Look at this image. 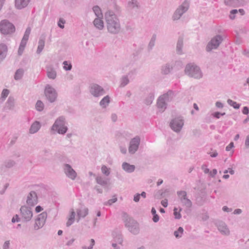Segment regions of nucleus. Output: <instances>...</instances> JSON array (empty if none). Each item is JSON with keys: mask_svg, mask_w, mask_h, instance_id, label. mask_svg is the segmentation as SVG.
<instances>
[{"mask_svg": "<svg viewBox=\"0 0 249 249\" xmlns=\"http://www.w3.org/2000/svg\"><path fill=\"white\" fill-rule=\"evenodd\" d=\"M92 10L94 12L95 15L96 17V18H103V15L102 12V10L99 6L96 5L92 7Z\"/></svg>", "mask_w": 249, "mask_h": 249, "instance_id": "nucleus-32", "label": "nucleus"}, {"mask_svg": "<svg viewBox=\"0 0 249 249\" xmlns=\"http://www.w3.org/2000/svg\"><path fill=\"white\" fill-rule=\"evenodd\" d=\"M7 51V47L5 44H0V62L3 61L6 57Z\"/></svg>", "mask_w": 249, "mask_h": 249, "instance_id": "nucleus-26", "label": "nucleus"}, {"mask_svg": "<svg viewBox=\"0 0 249 249\" xmlns=\"http://www.w3.org/2000/svg\"><path fill=\"white\" fill-rule=\"evenodd\" d=\"M51 130L54 134L57 133L60 135L65 134L68 130L66 117L60 116L57 118L52 126Z\"/></svg>", "mask_w": 249, "mask_h": 249, "instance_id": "nucleus-2", "label": "nucleus"}, {"mask_svg": "<svg viewBox=\"0 0 249 249\" xmlns=\"http://www.w3.org/2000/svg\"><path fill=\"white\" fill-rule=\"evenodd\" d=\"M225 114V113H220L219 112H216L213 114V116L214 117L219 119L220 116H223Z\"/></svg>", "mask_w": 249, "mask_h": 249, "instance_id": "nucleus-54", "label": "nucleus"}, {"mask_svg": "<svg viewBox=\"0 0 249 249\" xmlns=\"http://www.w3.org/2000/svg\"><path fill=\"white\" fill-rule=\"evenodd\" d=\"M75 216V213L73 209H71L70 212V217L69 218V219H71L74 220Z\"/></svg>", "mask_w": 249, "mask_h": 249, "instance_id": "nucleus-55", "label": "nucleus"}, {"mask_svg": "<svg viewBox=\"0 0 249 249\" xmlns=\"http://www.w3.org/2000/svg\"><path fill=\"white\" fill-rule=\"evenodd\" d=\"M176 96L174 91L172 90H168L166 93L160 95V97L168 103L172 101Z\"/></svg>", "mask_w": 249, "mask_h": 249, "instance_id": "nucleus-19", "label": "nucleus"}, {"mask_svg": "<svg viewBox=\"0 0 249 249\" xmlns=\"http://www.w3.org/2000/svg\"><path fill=\"white\" fill-rule=\"evenodd\" d=\"M110 97L108 95L104 97L100 102V105L103 108H106L110 103Z\"/></svg>", "mask_w": 249, "mask_h": 249, "instance_id": "nucleus-33", "label": "nucleus"}, {"mask_svg": "<svg viewBox=\"0 0 249 249\" xmlns=\"http://www.w3.org/2000/svg\"><path fill=\"white\" fill-rule=\"evenodd\" d=\"M236 14H238V11L236 9H233L231 11L230 15L229 16L230 18L231 19H233L235 18V15Z\"/></svg>", "mask_w": 249, "mask_h": 249, "instance_id": "nucleus-50", "label": "nucleus"}, {"mask_svg": "<svg viewBox=\"0 0 249 249\" xmlns=\"http://www.w3.org/2000/svg\"><path fill=\"white\" fill-rule=\"evenodd\" d=\"M41 124L38 121H36L33 123L29 130L30 134H33L37 132L40 129Z\"/></svg>", "mask_w": 249, "mask_h": 249, "instance_id": "nucleus-23", "label": "nucleus"}, {"mask_svg": "<svg viewBox=\"0 0 249 249\" xmlns=\"http://www.w3.org/2000/svg\"><path fill=\"white\" fill-rule=\"evenodd\" d=\"M184 125V120L181 116H178L171 120L170 126L175 132L179 133Z\"/></svg>", "mask_w": 249, "mask_h": 249, "instance_id": "nucleus-7", "label": "nucleus"}, {"mask_svg": "<svg viewBox=\"0 0 249 249\" xmlns=\"http://www.w3.org/2000/svg\"><path fill=\"white\" fill-rule=\"evenodd\" d=\"M76 213L77 216L78 217V219L77 220L78 222L81 218H84L88 214L89 209L87 207H83L80 209H77L76 210Z\"/></svg>", "mask_w": 249, "mask_h": 249, "instance_id": "nucleus-24", "label": "nucleus"}, {"mask_svg": "<svg viewBox=\"0 0 249 249\" xmlns=\"http://www.w3.org/2000/svg\"><path fill=\"white\" fill-rule=\"evenodd\" d=\"M3 249H9L10 248V241L7 240L6 241L3 246H2Z\"/></svg>", "mask_w": 249, "mask_h": 249, "instance_id": "nucleus-53", "label": "nucleus"}, {"mask_svg": "<svg viewBox=\"0 0 249 249\" xmlns=\"http://www.w3.org/2000/svg\"><path fill=\"white\" fill-rule=\"evenodd\" d=\"M47 217V214L46 212H43L38 215L37 218L35 219L34 225V229L37 231L41 229L44 225Z\"/></svg>", "mask_w": 249, "mask_h": 249, "instance_id": "nucleus-11", "label": "nucleus"}, {"mask_svg": "<svg viewBox=\"0 0 249 249\" xmlns=\"http://www.w3.org/2000/svg\"><path fill=\"white\" fill-rule=\"evenodd\" d=\"M154 93L151 92L144 100V103L147 105H151L154 99Z\"/></svg>", "mask_w": 249, "mask_h": 249, "instance_id": "nucleus-36", "label": "nucleus"}, {"mask_svg": "<svg viewBox=\"0 0 249 249\" xmlns=\"http://www.w3.org/2000/svg\"><path fill=\"white\" fill-rule=\"evenodd\" d=\"M183 229L182 227H180L178 228V230L175 231L174 232V235L177 238H180L183 234Z\"/></svg>", "mask_w": 249, "mask_h": 249, "instance_id": "nucleus-40", "label": "nucleus"}, {"mask_svg": "<svg viewBox=\"0 0 249 249\" xmlns=\"http://www.w3.org/2000/svg\"><path fill=\"white\" fill-rule=\"evenodd\" d=\"M90 245L88 247H87L86 246H84L82 247V249H92L93 247L95 244V241L93 239H91L90 240Z\"/></svg>", "mask_w": 249, "mask_h": 249, "instance_id": "nucleus-51", "label": "nucleus"}, {"mask_svg": "<svg viewBox=\"0 0 249 249\" xmlns=\"http://www.w3.org/2000/svg\"><path fill=\"white\" fill-rule=\"evenodd\" d=\"M30 0H15V6L18 9H21L26 7Z\"/></svg>", "mask_w": 249, "mask_h": 249, "instance_id": "nucleus-27", "label": "nucleus"}, {"mask_svg": "<svg viewBox=\"0 0 249 249\" xmlns=\"http://www.w3.org/2000/svg\"><path fill=\"white\" fill-rule=\"evenodd\" d=\"M65 23H66V20L64 19H63L62 18H60L58 21L57 25L60 28L63 29L64 28V24Z\"/></svg>", "mask_w": 249, "mask_h": 249, "instance_id": "nucleus-48", "label": "nucleus"}, {"mask_svg": "<svg viewBox=\"0 0 249 249\" xmlns=\"http://www.w3.org/2000/svg\"><path fill=\"white\" fill-rule=\"evenodd\" d=\"M102 173L106 176H108L110 175V168H108L107 166L104 165L101 167Z\"/></svg>", "mask_w": 249, "mask_h": 249, "instance_id": "nucleus-42", "label": "nucleus"}, {"mask_svg": "<svg viewBox=\"0 0 249 249\" xmlns=\"http://www.w3.org/2000/svg\"><path fill=\"white\" fill-rule=\"evenodd\" d=\"M129 83V80L127 75L123 76L120 80V87H124Z\"/></svg>", "mask_w": 249, "mask_h": 249, "instance_id": "nucleus-39", "label": "nucleus"}, {"mask_svg": "<svg viewBox=\"0 0 249 249\" xmlns=\"http://www.w3.org/2000/svg\"><path fill=\"white\" fill-rule=\"evenodd\" d=\"M15 107V99L13 97L10 96L5 104V108L9 110L13 109Z\"/></svg>", "mask_w": 249, "mask_h": 249, "instance_id": "nucleus-30", "label": "nucleus"}, {"mask_svg": "<svg viewBox=\"0 0 249 249\" xmlns=\"http://www.w3.org/2000/svg\"><path fill=\"white\" fill-rule=\"evenodd\" d=\"M122 166L123 169L128 173H132L135 169V166L134 165H131L125 162L123 163Z\"/></svg>", "mask_w": 249, "mask_h": 249, "instance_id": "nucleus-28", "label": "nucleus"}, {"mask_svg": "<svg viewBox=\"0 0 249 249\" xmlns=\"http://www.w3.org/2000/svg\"><path fill=\"white\" fill-rule=\"evenodd\" d=\"M24 74V70L22 69H19L17 70L14 75V79L16 80H19L21 79Z\"/></svg>", "mask_w": 249, "mask_h": 249, "instance_id": "nucleus-38", "label": "nucleus"}, {"mask_svg": "<svg viewBox=\"0 0 249 249\" xmlns=\"http://www.w3.org/2000/svg\"><path fill=\"white\" fill-rule=\"evenodd\" d=\"M105 18L108 32L112 35L118 34L121 31V25L120 19L115 13L111 10L107 11Z\"/></svg>", "mask_w": 249, "mask_h": 249, "instance_id": "nucleus-1", "label": "nucleus"}, {"mask_svg": "<svg viewBox=\"0 0 249 249\" xmlns=\"http://www.w3.org/2000/svg\"><path fill=\"white\" fill-rule=\"evenodd\" d=\"M31 29L30 27H28L24 33V36L21 39L20 43L19 48L18 50V54L21 55L24 50L25 47L26 45L27 41L29 39V35L30 34Z\"/></svg>", "mask_w": 249, "mask_h": 249, "instance_id": "nucleus-13", "label": "nucleus"}, {"mask_svg": "<svg viewBox=\"0 0 249 249\" xmlns=\"http://www.w3.org/2000/svg\"><path fill=\"white\" fill-rule=\"evenodd\" d=\"M156 38V35L155 34L153 35L147 46V50L149 52L151 51L155 46Z\"/></svg>", "mask_w": 249, "mask_h": 249, "instance_id": "nucleus-34", "label": "nucleus"}, {"mask_svg": "<svg viewBox=\"0 0 249 249\" xmlns=\"http://www.w3.org/2000/svg\"><path fill=\"white\" fill-rule=\"evenodd\" d=\"M242 113L244 114H245V115H247L249 114V108L247 107H243V109L242 110Z\"/></svg>", "mask_w": 249, "mask_h": 249, "instance_id": "nucleus-61", "label": "nucleus"}, {"mask_svg": "<svg viewBox=\"0 0 249 249\" xmlns=\"http://www.w3.org/2000/svg\"><path fill=\"white\" fill-rule=\"evenodd\" d=\"M184 72L189 77L195 79H200L203 76V73L200 67L193 63L186 65Z\"/></svg>", "mask_w": 249, "mask_h": 249, "instance_id": "nucleus-3", "label": "nucleus"}, {"mask_svg": "<svg viewBox=\"0 0 249 249\" xmlns=\"http://www.w3.org/2000/svg\"><path fill=\"white\" fill-rule=\"evenodd\" d=\"M63 171L66 176L71 180H74L77 177V174L76 171L69 164L65 163L63 166Z\"/></svg>", "mask_w": 249, "mask_h": 249, "instance_id": "nucleus-16", "label": "nucleus"}, {"mask_svg": "<svg viewBox=\"0 0 249 249\" xmlns=\"http://www.w3.org/2000/svg\"><path fill=\"white\" fill-rule=\"evenodd\" d=\"M178 198L182 205L188 209H190L192 206V202L187 197L186 192L179 191L177 192Z\"/></svg>", "mask_w": 249, "mask_h": 249, "instance_id": "nucleus-12", "label": "nucleus"}, {"mask_svg": "<svg viewBox=\"0 0 249 249\" xmlns=\"http://www.w3.org/2000/svg\"><path fill=\"white\" fill-rule=\"evenodd\" d=\"M93 24L94 27L99 30H102L104 28V23L103 20V18H95L93 21Z\"/></svg>", "mask_w": 249, "mask_h": 249, "instance_id": "nucleus-25", "label": "nucleus"}, {"mask_svg": "<svg viewBox=\"0 0 249 249\" xmlns=\"http://www.w3.org/2000/svg\"><path fill=\"white\" fill-rule=\"evenodd\" d=\"M215 106L218 107V108H223V104L220 102H219V101H217L215 103Z\"/></svg>", "mask_w": 249, "mask_h": 249, "instance_id": "nucleus-63", "label": "nucleus"}, {"mask_svg": "<svg viewBox=\"0 0 249 249\" xmlns=\"http://www.w3.org/2000/svg\"><path fill=\"white\" fill-rule=\"evenodd\" d=\"M47 75L49 79H54L56 77L57 73L55 69L52 65H49L46 67Z\"/></svg>", "mask_w": 249, "mask_h": 249, "instance_id": "nucleus-21", "label": "nucleus"}, {"mask_svg": "<svg viewBox=\"0 0 249 249\" xmlns=\"http://www.w3.org/2000/svg\"><path fill=\"white\" fill-rule=\"evenodd\" d=\"M245 145L246 147L249 148V134L246 137L245 142Z\"/></svg>", "mask_w": 249, "mask_h": 249, "instance_id": "nucleus-59", "label": "nucleus"}, {"mask_svg": "<svg viewBox=\"0 0 249 249\" xmlns=\"http://www.w3.org/2000/svg\"><path fill=\"white\" fill-rule=\"evenodd\" d=\"M12 223L18 222L20 221V218L19 217L18 215L16 214L14 215L11 220Z\"/></svg>", "mask_w": 249, "mask_h": 249, "instance_id": "nucleus-52", "label": "nucleus"}, {"mask_svg": "<svg viewBox=\"0 0 249 249\" xmlns=\"http://www.w3.org/2000/svg\"><path fill=\"white\" fill-rule=\"evenodd\" d=\"M189 7V3L187 0H184L175 10L172 16L173 20H178L185 12L187 11Z\"/></svg>", "mask_w": 249, "mask_h": 249, "instance_id": "nucleus-6", "label": "nucleus"}, {"mask_svg": "<svg viewBox=\"0 0 249 249\" xmlns=\"http://www.w3.org/2000/svg\"><path fill=\"white\" fill-rule=\"evenodd\" d=\"M228 173H229L231 175H233L234 171L232 169L229 168L224 171V174H227Z\"/></svg>", "mask_w": 249, "mask_h": 249, "instance_id": "nucleus-57", "label": "nucleus"}, {"mask_svg": "<svg viewBox=\"0 0 249 249\" xmlns=\"http://www.w3.org/2000/svg\"><path fill=\"white\" fill-rule=\"evenodd\" d=\"M44 93L47 100L51 103L55 102L57 97V93L52 86L48 84L45 86Z\"/></svg>", "mask_w": 249, "mask_h": 249, "instance_id": "nucleus-9", "label": "nucleus"}, {"mask_svg": "<svg viewBox=\"0 0 249 249\" xmlns=\"http://www.w3.org/2000/svg\"><path fill=\"white\" fill-rule=\"evenodd\" d=\"M89 91L95 97L101 96L105 94L104 89L101 86L96 84H93L90 85Z\"/></svg>", "mask_w": 249, "mask_h": 249, "instance_id": "nucleus-15", "label": "nucleus"}, {"mask_svg": "<svg viewBox=\"0 0 249 249\" xmlns=\"http://www.w3.org/2000/svg\"><path fill=\"white\" fill-rule=\"evenodd\" d=\"M157 106L160 112H163L167 108V103L162 98L159 97L157 99Z\"/></svg>", "mask_w": 249, "mask_h": 249, "instance_id": "nucleus-22", "label": "nucleus"}, {"mask_svg": "<svg viewBox=\"0 0 249 249\" xmlns=\"http://www.w3.org/2000/svg\"><path fill=\"white\" fill-rule=\"evenodd\" d=\"M36 108L37 111H41L44 108V104L40 100H38L36 104Z\"/></svg>", "mask_w": 249, "mask_h": 249, "instance_id": "nucleus-44", "label": "nucleus"}, {"mask_svg": "<svg viewBox=\"0 0 249 249\" xmlns=\"http://www.w3.org/2000/svg\"><path fill=\"white\" fill-rule=\"evenodd\" d=\"M141 142V138L139 136H137L132 139L129 142L128 147V152L131 154H135L138 150Z\"/></svg>", "mask_w": 249, "mask_h": 249, "instance_id": "nucleus-14", "label": "nucleus"}, {"mask_svg": "<svg viewBox=\"0 0 249 249\" xmlns=\"http://www.w3.org/2000/svg\"><path fill=\"white\" fill-rule=\"evenodd\" d=\"M20 216L23 221L28 222L33 217V211L31 207L22 206L20 209Z\"/></svg>", "mask_w": 249, "mask_h": 249, "instance_id": "nucleus-10", "label": "nucleus"}, {"mask_svg": "<svg viewBox=\"0 0 249 249\" xmlns=\"http://www.w3.org/2000/svg\"><path fill=\"white\" fill-rule=\"evenodd\" d=\"M124 221L125 227L130 232L133 234L139 233V227L137 221L128 216L126 213L124 214Z\"/></svg>", "mask_w": 249, "mask_h": 249, "instance_id": "nucleus-4", "label": "nucleus"}, {"mask_svg": "<svg viewBox=\"0 0 249 249\" xmlns=\"http://www.w3.org/2000/svg\"><path fill=\"white\" fill-rule=\"evenodd\" d=\"M140 194H137L136 195L134 196V201L136 202H138L140 200Z\"/></svg>", "mask_w": 249, "mask_h": 249, "instance_id": "nucleus-60", "label": "nucleus"}, {"mask_svg": "<svg viewBox=\"0 0 249 249\" xmlns=\"http://www.w3.org/2000/svg\"><path fill=\"white\" fill-rule=\"evenodd\" d=\"M117 197L116 196H113V197L112 199H110L108 200L107 201L104 202V205H106V206H107V205L110 206L113 203L116 202L117 201Z\"/></svg>", "mask_w": 249, "mask_h": 249, "instance_id": "nucleus-47", "label": "nucleus"}, {"mask_svg": "<svg viewBox=\"0 0 249 249\" xmlns=\"http://www.w3.org/2000/svg\"><path fill=\"white\" fill-rule=\"evenodd\" d=\"M234 146L233 142H231L230 143L227 145L226 147V150L227 151H229L231 150V149L233 148Z\"/></svg>", "mask_w": 249, "mask_h": 249, "instance_id": "nucleus-58", "label": "nucleus"}, {"mask_svg": "<svg viewBox=\"0 0 249 249\" xmlns=\"http://www.w3.org/2000/svg\"><path fill=\"white\" fill-rule=\"evenodd\" d=\"M182 211V208H179L178 210L177 208L174 209V215L176 219H179L181 217L180 212Z\"/></svg>", "mask_w": 249, "mask_h": 249, "instance_id": "nucleus-43", "label": "nucleus"}, {"mask_svg": "<svg viewBox=\"0 0 249 249\" xmlns=\"http://www.w3.org/2000/svg\"><path fill=\"white\" fill-rule=\"evenodd\" d=\"M117 116L116 114H112L111 116V120L113 122H115L117 120Z\"/></svg>", "mask_w": 249, "mask_h": 249, "instance_id": "nucleus-62", "label": "nucleus"}, {"mask_svg": "<svg viewBox=\"0 0 249 249\" xmlns=\"http://www.w3.org/2000/svg\"><path fill=\"white\" fill-rule=\"evenodd\" d=\"M217 228L221 234L225 235H228L230 234V230L225 223L223 222H219L217 224Z\"/></svg>", "mask_w": 249, "mask_h": 249, "instance_id": "nucleus-20", "label": "nucleus"}, {"mask_svg": "<svg viewBox=\"0 0 249 249\" xmlns=\"http://www.w3.org/2000/svg\"><path fill=\"white\" fill-rule=\"evenodd\" d=\"M126 7L128 10L137 11L140 7V4L137 0H130L127 2Z\"/></svg>", "mask_w": 249, "mask_h": 249, "instance_id": "nucleus-18", "label": "nucleus"}, {"mask_svg": "<svg viewBox=\"0 0 249 249\" xmlns=\"http://www.w3.org/2000/svg\"><path fill=\"white\" fill-rule=\"evenodd\" d=\"M9 94V90L7 89H4L1 93V98L3 100H5Z\"/></svg>", "mask_w": 249, "mask_h": 249, "instance_id": "nucleus-49", "label": "nucleus"}, {"mask_svg": "<svg viewBox=\"0 0 249 249\" xmlns=\"http://www.w3.org/2000/svg\"><path fill=\"white\" fill-rule=\"evenodd\" d=\"M63 64L64 65L63 69L65 70H66V71H70V70H71V69L72 68V65L71 64V63H70V62L67 61H65L63 62Z\"/></svg>", "mask_w": 249, "mask_h": 249, "instance_id": "nucleus-45", "label": "nucleus"}, {"mask_svg": "<svg viewBox=\"0 0 249 249\" xmlns=\"http://www.w3.org/2000/svg\"><path fill=\"white\" fill-rule=\"evenodd\" d=\"M209 174L211 176L213 177L217 174V170L216 169H214L212 170V171H210Z\"/></svg>", "mask_w": 249, "mask_h": 249, "instance_id": "nucleus-64", "label": "nucleus"}, {"mask_svg": "<svg viewBox=\"0 0 249 249\" xmlns=\"http://www.w3.org/2000/svg\"><path fill=\"white\" fill-rule=\"evenodd\" d=\"M26 203L30 207H33L37 203V196L35 191H31L28 195Z\"/></svg>", "mask_w": 249, "mask_h": 249, "instance_id": "nucleus-17", "label": "nucleus"}, {"mask_svg": "<svg viewBox=\"0 0 249 249\" xmlns=\"http://www.w3.org/2000/svg\"><path fill=\"white\" fill-rule=\"evenodd\" d=\"M96 182L102 186L107 185L109 179L101 176H97L95 178Z\"/></svg>", "mask_w": 249, "mask_h": 249, "instance_id": "nucleus-29", "label": "nucleus"}, {"mask_svg": "<svg viewBox=\"0 0 249 249\" xmlns=\"http://www.w3.org/2000/svg\"><path fill=\"white\" fill-rule=\"evenodd\" d=\"M38 47L36 50V53L39 54L44 49L45 46V39L44 38H40L38 43Z\"/></svg>", "mask_w": 249, "mask_h": 249, "instance_id": "nucleus-35", "label": "nucleus"}, {"mask_svg": "<svg viewBox=\"0 0 249 249\" xmlns=\"http://www.w3.org/2000/svg\"><path fill=\"white\" fill-rule=\"evenodd\" d=\"M172 70V67L170 65L166 64L162 67L161 72L164 74H167L171 72Z\"/></svg>", "mask_w": 249, "mask_h": 249, "instance_id": "nucleus-37", "label": "nucleus"}, {"mask_svg": "<svg viewBox=\"0 0 249 249\" xmlns=\"http://www.w3.org/2000/svg\"><path fill=\"white\" fill-rule=\"evenodd\" d=\"M227 103L229 105L232 106L235 109H239L240 108V105L231 99H228L227 100Z\"/></svg>", "mask_w": 249, "mask_h": 249, "instance_id": "nucleus-41", "label": "nucleus"}, {"mask_svg": "<svg viewBox=\"0 0 249 249\" xmlns=\"http://www.w3.org/2000/svg\"><path fill=\"white\" fill-rule=\"evenodd\" d=\"M223 41V38L220 35H217L213 37L208 42L206 50L207 52H210L213 50L216 49Z\"/></svg>", "mask_w": 249, "mask_h": 249, "instance_id": "nucleus-8", "label": "nucleus"}, {"mask_svg": "<svg viewBox=\"0 0 249 249\" xmlns=\"http://www.w3.org/2000/svg\"><path fill=\"white\" fill-rule=\"evenodd\" d=\"M201 169L203 170L205 174H208L210 172V170L207 167V165L203 164L201 166Z\"/></svg>", "mask_w": 249, "mask_h": 249, "instance_id": "nucleus-56", "label": "nucleus"}, {"mask_svg": "<svg viewBox=\"0 0 249 249\" xmlns=\"http://www.w3.org/2000/svg\"><path fill=\"white\" fill-rule=\"evenodd\" d=\"M183 46V40L182 37H179L177 43V52L179 54L183 53L182 48Z\"/></svg>", "mask_w": 249, "mask_h": 249, "instance_id": "nucleus-31", "label": "nucleus"}, {"mask_svg": "<svg viewBox=\"0 0 249 249\" xmlns=\"http://www.w3.org/2000/svg\"><path fill=\"white\" fill-rule=\"evenodd\" d=\"M16 28L14 25L7 19L0 22V32L4 35H10L15 33Z\"/></svg>", "mask_w": 249, "mask_h": 249, "instance_id": "nucleus-5", "label": "nucleus"}, {"mask_svg": "<svg viewBox=\"0 0 249 249\" xmlns=\"http://www.w3.org/2000/svg\"><path fill=\"white\" fill-rule=\"evenodd\" d=\"M15 164L14 161L12 160H8L4 162V166L7 168H11Z\"/></svg>", "mask_w": 249, "mask_h": 249, "instance_id": "nucleus-46", "label": "nucleus"}]
</instances>
